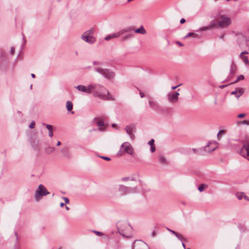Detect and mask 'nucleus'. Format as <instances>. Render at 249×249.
Segmentation results:
<instances>
[{
  "instance_id": "b1692460",
  "label": "nucleus",
  "mask_w": 249,
  "mask_h": 249,
  "mask_svg": "<svg viewBox=\"0 0 249 249\" xmlns=\"http://www.w3.org/2000/svg\"><path fill=\"white\" fill-rule=\"evenodd\" d=\"M208 186L206 184H202L200 186H199L198 188V190L200 191V192H202L204 188L205 187H207Z\"/></svg>"
},
{
  "instance_id": "864d4df0",
  "label": "nucleus",
  "mask_w": 249,
  "mask_h": 249,
  "mask_svg": "<svg viewBox=\"0 0 249 249\" xmlns=\"http://www.w3.org/2000/svg\"><path fill=\"white\" fill-rule=\"evenodd\" d=\"M177 43L180 46H182L183 45L181 42L178 41L177 42Z\"/></svg>"
},
{
  "instance_id": "e2e57ef3",
  "label": "nucleus",
  "mask_w": 249,
  "mask_h": 249,
  "mask_svg": "<svg viewBox=\"0 0 249 249\" xmlns=\"http://www.w3.org/2000/svg\"><path fill=\"white\" fill-rule=\"evenodd\" d=\"M116 124H112V127H116Z\"/></svg>"
},
{
  "instance_id": "09e8293b",
  "label": "nucleus",
  "mask_w": 249,
  "mask_h": 249,
  "mask_svg": "<svg viewBox=\"0 0 249 249\" xmlns=\"http://www.w3.org/2000/svg\"><path fill=\"white\" fill-rule=\"evenodd\" d=\"M192 151L194 153H196V152L198 151V149H197L193 148V149H192Z\"/></svg>"
},
{
  "instance_id": "774afa93",
  "label": "nucleus",
  "mask_w": 249,
  "mask_h": 249,
  "mask_svg": "<svg viewBox=\"0 0 249 249\" xmlns=\"http://www.w3.org/2000/svg\"><path fill=\"white\" fill-rule=\"evenodd\" d=\"M99 129L100 131H104V129L103 128H99Z\"/></svg>"
},
{
  "instance_id": "6ab92c4d",
  "label": "nucleus",
  "mask_w": 249,
  "mask_h": 249,
  "mask_svg": "<svg viewBox=\"0 0 249 249\" xmlns=\"http://www.w3.org/2000/svg\"><path fill=\"white\" fill-rule=\"evenodd\" d=\"M236 71V66L233 63H232L231 66L230 73L233 75L235 73Z\"/></svg>"
},
{
  "instance_id": "7c9ffc66",
  "label": "nucleus",
  "mask_w": 249,
  "mask_h": 249,
  "mask_svg": "<svg viewBox=\"0 0 249 249\" xmlns=\"http://www.w3.org/2000/svg\"><path fill=\"white\" fill-rule=\"evenodd\" d=\"M179 240L183 241H184V239L182 236L181 234L178 233L177 232L175 235Z\"/></svg>"
},
{
  "instance_id": "473e14b6",
  "label": "nucleus",
  "mask_w": 249,
  "mask_h": 249,
  "mask_svg": "<svg viewBox=\"0 0 249 249\" xmlns=\"http://www.w3.org/2000/svg\"><path fill=\"white\" fill-rule=\"evenodd\" d=\"M43 125H45L46 128L49 130H53L52 126L51 124H43Z\"/></svg>"
},
{
  "instance_id": "c756f323",
  "label": "nucleus",
  "mask_w": 249,
  "mask_h": 249,
  "mask_svg": "<svg viewBox=\"0 0 249 249\" xmlns=\"http://www.w3.org/2000/svg\"><path fill=\"white\" fill-rule=\"evenodd\" d=\"M210 30V27H208V26H204V27H200L198 31H206V30Z\"/></svg>"
},
{
  "instance_id": "49530a36",
  "label": "nucleus",
  "mask_w": 249,
  "mask_h": 249,
  "mask_svg": "<svg viewBox=\"0 0 249 249\" xmlns=\"http://www.w3.org/2000/svg\"><path fill=\"white\" fill-rule=\"evenodd\" d=\"M140 95L141 98H143L144 97V94L141 91H140Z\"/></svg>"
},
{
  "instance_id": "8fccbe9b",
  "label": "nucleus",
  "mask_w": 249,
  "mask_h": 249,
  "mask_svg": "<svg viewBox=\"0 0 249 249\" xmlns=\"http://www.w3.org/2000/svg\"><path fill=\"white\" fill-rule=\"evenodd\" d=\"M156 234V233L155 231H153L151 233L152 236L153 237L155 236Z\"/></svg>"
},
{
  "instance_id": "7ed1b4c3",
  "label": "nucleus",
  "mask_w": 249,
  "mask_h": 249,
  "mask_svg": "<svg viewBox=\"0 0 249 249\" xmlns=\"http://www.w3.org/2000/svg\"><path fill=\"white\" fill-rule=\"evenodd\" d=\"M117 228L118 232L123 236L128 237V236L125 234L131 230V227L128 223L124 222H120L117 224Z\"/></svg>"
},
{
  "instance_id": "e433bc0d",
  "label": "nucleus",
  "mask_w": 249,
  "mask_h": 249,
  "mask_svg": "<svg viewBox=\"0 0 249 249\" xmlns=\"http://www.w3.org/2000/svg\"><path fill=\"white\" fill-rule=\"evenodd\" d=\"M156 150V147L155 146V145H152L151 146V147H150V151H151V152L153 153L154 152H155Z\"/></svg>"
},
{
  "instance_id": "cd10ccee",
  "label": "nucleus",
  "mask_w": 249,
  "mask_h": 249,
  "mask_svg": "<svg viewBox=\"0 0 249 249\" xmlns=\"http://www.w3.org/2000/svg\"><path fill=\"white\" fill-rule=\"evenodd\" d=\"M244 79V76L243 75H240L238 76L237 78V79L233 82V83H235L240 80H242Z\"/></svg>"
},
{
  "instance_id": "2f4dec72",
  "label": "nucleus",
  "mask_w": 249,
  "mask_h": 249,
  "mask_svg": "<svg viewBox=\"0 0 249 249\" xmlns=\"http://www.w3.org/2000/svg\"><path fill=\"white\" fill-rule=\"evenodd\" d=\"M92 232H93V233H94L98 236H103L104 235L102 232L98 231L92 230Z\"/></svg>"
},
{
  "instance_id": "4d7b16f0",
  "label": "nucleus",
  "mask_w": 249,
  "mask_h": 249,
  "mask_svg": "<svg viewBox=\"0 0 249 249\" xmlns=\"http://www.w3.org/2000/svg\"><path fill=\"white\" fill-rule=\"evenodd\" d=\"M15 236H16V241H17L18 240V234H17V232H15Z\"/></svg>"
},
{
  "instance_id": "3c124183",
  "label": "nucleus",
  "mask_w": 249,
  "mask_h": 249,
  "mask_svg": "<svg viewBox=\"0 0 249 249\" xmlns=\"http://www.w3.org/2000/svg\"><path fill=\"white\" fill-rule=\"evenodd\" d=\"M228 85H220L219 86V88L221 89L224 88L225 87H227Z\"/></svg>"
},
{
  "instance_id": "393cba45",
  "label": "nucleus",
  "mask_w": 249,
  "mask_h": 249,
  "mask_svg": "<svg viewBox=\"0 0 249 249\" xmlns=\"http://www.w3.org/2000/svg\"><path fill=\"white\" fill-rule=\"evenodd\" d=\"M244 193H237L236 194V196L238 198V199L239 200L242 199L244 197Z\"/></svg>"
},
{
  "instance_id": "9b49d317",
  "label": "nucleus",
  "mask_w": 249,
  "mask_h": 249,
  "mask_svg": "<svg viewBox=\"0 0 249 249\" xmlns=\"http://www.w3.org/2000/svg\"><path fill=\"white\" fill-rule=\"evenodd\" d=\"M87 34H83L81 36V38L84 41L90 43L92 44L95 41V38L93 36L87 35Z\"/></svg>"
},
{
  "instance_id": "c03bdc74",
  "label": "nucleus",
  "mask_w": 249,
  "mask_h": 249,
  "mask_svg": "<svg viewBox=\"0 0 249 249\" xmlns=\"http://www.w3.org/2000/svg\"><path fill=\"white\" fill-rule=\"evenodd\" d=\"M10 52H11V54L13 55L14 54V52H15V48H14V47H12L11 48Z\"/></svg>"
},
{
  "instance_id": "69168bd1",
  "label": "nucleus",
  "mask_w": 249,
  "mask_h": 249,
  "mask_svg": "<svg viewBox=\"0 0 249 249\" xmlns=\"http://www.w3.org/2000/svg\"><path fill=\"white\" fill-rule=\"evenodd\" d=\"M65 208H66V209L67 211H68V210H70L69 207H68V206H66Z\"/></svg>"
},
{
  "instance_id": "f8f14e48",
  "label": "nucleus",
  "mask_w": 249,
  "mask_h": 249,
  "mask_svg": "<svg viewBox=\"0 0 249 249\" xmlns=\"http://www.w3.org/2000/svg\"><path fill=\"white\" fill-rule=\"evenodd\" d=\"M217 143L213 142H209L205 147L204 150L208 152H211L214 151L217 148Z\"/></svg>"
},
{
  "instance_id": "338daca9",
  "label": "nucleus",
  "mask_w": 249,
  "mask_h": 249,
  "mask_svg": "<svg viewBox=\"0 0 249 249\" xmlns=\"http://www.w3.org/2000/svg\"><path fill=\"white\" fill-rule=\"evenodd\" d=\"M98 64V63H97V62H95H95H93V64H94V65H96V64Z\"/></svg>"
},
{
  "instance_id": "a18cd8bd",
  "label": "nucleus",
  "mask_w": 249,
  "mask_h": 249,
  "mask_svg": "<svg viewBox=\"0 0 249 249\" xmlns=\"http://www.w3.org/2000/svg\"><path fill=\"white\" fill-rule=\"evenodd\" d=\"M181 85V84H179L176 86H174V87H172V90H174L175 89H176L178 87H179Z\"/></svg>"
},
{
  "instance_id": "37998d69",
  "label": "nucleus",
  "mask_w": 249,
  "mask_h": 249,
  "mask_svg": "<svg viewBox=\"0 0 249 249\" xmlns=\"http://www.w3.org/2000/svg\"><path fill=\"white\" fill-rule=\"evenodd\" d=\"M245 116H246L245 114L241 113L238 115V117L240 118H243V117H245Z\"/></svg>"
},
{
  "instance_id": "ddd939ff",
  "label": "nucleus",
  "mask_w": 249,
  "mask_h": 249,
  "mask_svg": "<svg viewBox=\"0 0 249 249\" xmlns=\"http://www.w3.org/2000/svg\"><path fill=\"white\" fill-rule=\"evenodd\" d=\"M245 92V90L242 88H236L234 91L231 92V94L234 95L235 96L238 98Z\"/></svg>"
},
{
  "instance_id": "a211bd4d",
  "label": "nucleus",
  "mask_w": 249,
  "mask_h": 249,
  "mask_svg": "<svg viewBox=\"0 0 249 249\" xmlns=\"http://www.w3.org/2000/svg\"><path fill=\"white\" fill-rule=\"evenodd\" d=\"M66 107L68 111H70L72 109L73 104L70 101H68L66 102Z\"/></svg>"
},
{
  "instance_id": "20e7f679",
  "label": "nucleus",
  "mask_w": 249,
  "mask_h": 249,
  "mask_svg": "<svg viewBox=\"0 0 249 249\" xmlns=\"http://www.w3.org/2000/svg\"><path fill=\"white\" fill-rule=\"evenodd\" d=\"M134 30V28L132 27H128L126 28H124L123 29L121 30L118 32L115 33L111 35H109L105 37V39L106 40H109L112 38H117L119 37L122 35L126 33H130Z\"/></svg>"
},
{
  "instance_id": "052dcab7",
  "label": "nucleus",
  "mask_w": 249,
  "mask_h": 249,
  "mask_svg": "<svg viewBox=\"0 0 249 249\" xmlns=\"http://www.w3.org/2000/svg\"><path fill=\"white\" fill-rule=\"evenodd\" d=\"M12 249H17V244H16V245L14 246V248H12Z\"/></svg>"
},
{
  "instance_id": "6e6552de",
  "label": "nucleus",
  "mask_w": 249,
  "mask_h": 249,
  "mask_svg": "<svg viewBox=\"0 0 249 249\" xmlns=\"http://www.w3.org/2000/svg\"><path fill=\"white\" fill-rule=\"evenodd\" d=\"M137 189V187L131 188L123 185H120L119 187V191L122 195H125L131 192H136Z\"/></svg>"
},
{
  "instance_id": "680f3d73",
  "label": "nucleus",
  "mask_w": 249,
  "mask_h": 249,
  "mask_svg": "<svg viewBox=\"0 0 249 249\" xmlns=\"http://www.w3.org/2000/svg\"><path fill=\"white\" fill-rule=\"evenodd\" d=\"M144 246L146 248V249H149L148 247H147V245L145 243H144Z\"/></svg>"
},
{
  "instance_id": "79ce46f5",
  "label": "nucleus",
  "mask_w": 249,
  "mask_h": 249,
  "mask_svg": "<svg viewBox=\"0 0 249 249\" xmlns=\"http://www.w3.org/2000/svg\"><path fill=\"white\" fill-rule=\"evenodd\" d=\"M49 136L50 137H52L53 136V130L49 131Z\"/></svg>"
},
{
  "instance_id": "603ef678",
  "label": "nucleus",
  "mask_w": 249,
  "mask_h": 249,
  "mask_svg": "<svg viewBox=\"0 0 249 249\" xmlns=\"http://www.w3.org/2000/svg\"><path fill=\"white\" fill-rule=\"evenodd\" d=\"M128 178H128L126 177V178H122V180H123V181H125L128 180Z\"/></svg>"
},
{
  "instance_id": "6e6d98bb",
  "label": "nucleus",
  "mask_w": 249,
  "mask_h": 249,
  "mask_svg": "<svg viewBox=\"0 0 249 249\" xmlns=\"http://www.w3.org/2000/svg\"><path fill=\"white\" fill-rule=\"evenodd\" d=\"M56 145L59 146L61 145V142L60 141L57 142Z\"/></svg>"
},
{
  "instance_id": "58836bf2",
  "label": "nucleus",
  "mask_w": 249,
  "mask_h": 249,
  "mask_svg": "<svg viewBox=\"0 0 249 249\" xmlns=\"http://www.w3.org/2000/svg\"><path fill=\"white\" fill-rule=\"evenodd\" d=\"M241 124H247V125H249V120H244L243 121V122H242L241 123H240Z\"/></svg>"
},
{
  "instance_id": "13d9d810",
  "label": "nucleus",
  "mask_w": 249,
  "mask_h": 249,
  "mask_svg": "<svg viewBox=\"0 0 249 249\" xmlns=\"http://www.w3.org/2000/svg\"><path fill=\"white\" fill-rule=\"evenodd\" d=\"M31 75L32 78H35L36 77L35 74H34V73H32Z\"/></svg>"
},
{
  "instance_id": "a19ab883",
  "label": "nucleus",
  "mask_w": 249,
  "mask_h": 249,
  "mask_svg": "<svg viewBox=\"0 0 249 249\" xmlns=\"http://www.w3.org/2000/svg\"><path fill=\"white\" fill-rule=\"evenodd\" d=\"M166 229L169 231L170 232H171V233H172L173 234H174V235H175V234L177 233L176 231L172 230H170V229H169L168 228H167Z\"/></svg>"
},
{
  "instance_id": "9d476101",
  "label": "nucleus",
  "mask_w": 249,
  "mask_h": 249,
  "mask_svg": "<svg viewBox=\"0 0 249 249\" xmlns=\"http://www.w3.org/2000/svg\"><path fill=\"white\" fill-rule=\"evenodd\" d=\"M179 93L178 92H171L169 93L167 95V99L171 103H175L178 102Z\"/></svg>"
},
{
  "instance_id": "423d86ee",
  "label": "nucleus",
  "mask_w": 249,
  "mask_h": 249,
  "mask_svg": "<svg viewBox=\"0 0 249 249\" xmlns=\"http://www.w3.org/2000/svg\"><path fill=\"white\" fill-rule=\"evenodd\" d=\"M49 194L50 193L47 189L43 185L40 184L36 192L35 197L36 200L38 201L41 199L42 196H46Z\"/></svg>"
},
{
  "instance_id": "f3484780",
  "label": "nucleus",
  "mask_w": 249,
  "mask_h": 249,
  "mask_svg": "<svg viewBox=\"0 0 249 249\" xmlns=\"http://www.w3.org/2000/svg\"><path fill=\"white\" fill-rule=\"evenodd\" d=\"M134 32L136 33L142 35H145L146 33V30L142 26H141L139 28L135 30Z\"/></svg>"
},
{
  "instance_id": "dca6fc26",
  "label": "nucleus",
  "mask_w": 249,
  "mask_h": 249,
  "mask_svg": "<svg viewBox=\"0 0 249 249\" xmlns=\"http://www.w3.org/2000/svg\"><path fill=\"white\" fill-rule=\"evenodd\" d=\"M149 105L151 108L154 110H157L159 108L158 103L151 99L149 100Z\"/></svg>"
},
{
  "instance_id": "5701e85b",
  "label": "nucleus",
  "mask_w": 249,
  "mask_h": 249,
  "mask_svg": "<svg viewBox=\"0 0 249 249\" xmlns=\"http://www.w3.org/2000/svg\"><path fill=\"white\" fill-rule=\"evenodd\" d=\"M94 33V30L93 28L90 29L89 30L87 31L84 32L83 34H87V35L92 36Z\"/></svg>"
},
{
  "instance_id": "f257e3e1",
  "label": "nucleus",
  "mask_w": 249,
  "mask_h": 249,
  "mask_svg": "<svg viewBox=\"0 0 249 249\" xmlns=\"http://www.w3.org/2000/svg\"><path fill=\"white\" fill-rule=\"evenodd\" d=\"M75 88L79 91L86 92L88 94L90 93L91 91H93L94 96L98 97L103 100L110 99L111 98L108 91L103 86L100 85L91 84L88 85L87 87L80 85L75 87Z\"/></svg>"
},
{
  "instance_id": "5fc2aeb1",
  "label": "nucleus",
  "mask_w": 249,
  "mask_h": 249,
  "mask_svg": "<svg viewBox=\"0 0 249 249\" xmlns=\"http://www.w3.org/2000/svg\"><path fill=\"white\" fill-rule=\"evenodd\" d=\"M244 198L246 199V200H249V199H248V197L246 196L245 194H244Z\"/></svg>"
},
{
  "instance_id": "ea45409f",
  "label": "nucleus",
  "mask_w": 249,
  "mask_h": 249,
  "mask_svg": "<svg viewBox=\"0 0 249 249\" xmlns=\"http://www.w3.org/2000/svg\"><path fill=\"white\" fill-rule=\"evenodd\" d=\"M63 198L64 200L65 203H69V199H68V198L66 197H63Z\"/></svg>"
},
{
  "instance_id": "39448f33",
  "label": "nucleus",
  "mask_w": 249,
  "mask_h": 249,
  "mask_svg": "<svg viewBox=\"0 0 249 249\" xmlns=\"http://www.w3.org/2000/svg\"><path fill=\"white\" fill-rule=\"evenodd\" d=\"M218 19V26L221 28L227 27L231 23L230 18L224 15H220Z\"/></svg>"
},
{
  "instance_id": "4468645a",
  "label": "nucleus",
  "mask_w": 249,
  "mask_h": 249,
  "mask_svg": "<svg viewBox=\"0 0 249 249\" xmlns=\"http://www.w3.org/2000/svg\"><path fill=\"white\" fill-rule=\"evenodd\" d=\"M135 129V126L133 124H130L129 125H126L125 127V130L126 131V133L129 135L131 139H133L134 136L133 134V131Z\"/></svg>"
},
{
  "instance_id": "f704fd0d",
  "label": "nucleus",
  "mask_w": 249,
  "mask_h": 249,
  "mask_svg": "<svg viewBox=\"0 0 249 249\" xmlns=\"http://www.w3.org/2000/svg\"><path fill=\"white\" fill-rule=\"evenodd\" d=\"M100 157L102 159H104L106 160H107V161H109L111 160L110 158H109V157H105V156H100Z\"/></svg>"
},
{
  "instance_id": "de8ad7c7",
  "label": "nucleus",
  "mask_w": 249,
  "mask_h": 249,
  "mask_svg": "<svg viewBox=\"0 0 249 249\" xmlns=\"http://www.w3.org/2000/svg\"><path fill=\"white\" fill-rule=\"evenodd\" d=\"M186 21L185 19L184 18H181L180 20V22L181 24H183L185 23Z\"/></svg>"
},
{
  "instance_id": "f03ea898",
  "label": "nucleus",
  "mask_w": 249,
  "mask_h": 249,
  "mask_svg": "<svg viewBox=\"0 0 249 249\" xmlns=\"http://www.w3.org/2000/svg\"><path fill=\"white\" fill-rule=\"evenodd\" d=\"M125 154L133 156L134 154V149L132 145L128 142H124L120 147V150L117 154V156L121 157Z\"/></svg>"
},
{
  "instance_id": "72a5a7b5",
  "label": "nucleus",
  "mask_w": 249,
  "mask_h": 249,
  "mask_svg": "<svg viewBox=\"0 0 249 249\" xmlns=\"http://www.w3.org/2000/svg\"><path fill=\"white\" fill-rule=\"evenodd\" d=\"M225 131L223 130H220L217 134V137L219 138V136L225 134Z\"/></svg>"
},
{
  "instance_id": "4c0bfd02",
  "label": "nucleus",
  "mask_w": 249,
  "mask_h": 249,
  "mask_svg": "<svg viewBox=\"0 0 249 249\" xmlns=\"http://www.w3.org/2000/svg\"><path fill=\"white\" fill-rule=\"evenodd\" d=\"M154 139H151V140H150L148 142V144L150 145V146H152V145H154Z\"/></svg>"
},
{
  "instance_id": "412c9836",
  "label": "nucleus",
  "mask_w": 249,
  "mask_h": 249,
  "mask_svg": "<svg viewBox=\"0 0 249 249\" xmlns=\"http://www.w3.org/2000/svg\"><path fill=\"white\" fill-rule=\"evenodd\" d=\"M160 161L161 164H166L167 161L166 160L165 158L163 156H160L159 157Z\"/></svg>"
},
{
  "instance_id": "0e129e2a",
  "label": "nucleus",
  "mask_w": 249,
  "mask_h": 249,
  "mask_svg": "<svg viewBox=\"0 0 249 249\" xmlns=\"http://www.w3.org/2000/svg\"><path fill=\"white\" fill-rule=\"evenodd\" d=\"M182 245L183 246V247L185 249V245L184 243H182Z\"/></svg>"
},
{
  "instance_id": "4be33fe9",
  "label": "nucleus",
  "mask_w": 249,
  "mask_h": 249,
  "mask_svg": "<svg viewBox=\"0 0 249 249\" xmlns=\"http://www.w3.org/2000/svg\"><path fill=\"white\" fill-rule=\"evenodd\" d=\"M191 36H193L194 37H197L198 35L194 33H189L186 36H185L184 38H187Z\"/></svg>"
},
{
  "instance_id": "c9c22d12",
  "label": "nucleus",
  "mask_w": 249,
  "mask_h": 249,
  "mask_svg": "<svg viewBox=\"0 0 249 249\" xmlns=\"http://www.w3.org/2000/svg\"><path fill=\"white\" fill-rule=\"evenodd\" d=\"M35 122H34V121H32V122L31 123V124H30V125H29V127H30V128H34V127H35Z\"/></svg>"
},
{
  "instance_id": "a878e982",
  "label": "nucleus",
  "mask_w": 249,
  "mask_h": 249,
  "mask_svg": "<svg viewBox=\"0 0 249 249\" xmlns=\"http://www.w3.org/2000/svg\"><path fill=\"white\" fill-rule=\"evenodd\" d=\"M133 36V34H129L128 35H126V36H124V37H123L122 39H123V41L126 40L128 38H131V37H132Z\"/></svg>"
},
{
  "instance_id": "1a4fd4ad",
  "label": "nucleus",
  "mask_w": 249,
  "mask_h": 249,
  "mask_svg": "<svg viewBox=\"0 0 249 249\" xmlns=\"http://www.w3.org/2000/svg\"><path fill=\"white\" fill-rule=\"evenodd\" d=\"M96 71L102 75H103L107 79H110L114 77V73L110 71L108 69H102L101 68H98L96 69Z\"/></svg>"
},
{
  "instance_id": "aec40b11",
  "label": "nucleus",
  "mask_w": 249,
  "mask_h": 249,
  "mask_svg": "<svg viewBox=\"0 0 249 249\" xmlns=\"http://www.w3.org/2000/svg\"><path fill=\"white\" fill-rule=\"evenodd\" d=\"M218 25V22H216L214 21H211L209 25H208V27H210V29L215 28Z\"/></svg>"
},
{
  "instance_id": "0eeeda50",
  "label": "nucleus",
  "mask_w": 249,
  "mask_h": 249,
  "mask_svg": "<svg viewBox=\"0 0 249 249\" xmlns=\"http://www.w3.org/2000/svg\"><path fill=\"white\" fill-rule=\"evenodd\" d=\"M239 153L244 158L249 161V142L243 144Z\"/></svg>"
},
{
  "instance_id": "bb28decb",
  "label": "nucleus",
  "mask_w": 249,
  "mask_h": 249,
  "mask_svg": "<svg viewBox=\"0 0 249 249\" xmlns=\"http://www.w3.org/2000/svg\"><path fill=\"white\" fill-rule=\"evenodd\" d=\"M54 151V149L53 147H48L46 149V152L48 154H50L51 153H53Z\"/></svg>"
},
{
  "instance_id": "c85d7f7f",
  "label": "nucleus",
  "mask_w": 249,
  "mask_h": 249,
  "mask_svg": "<svg viewBox=\"0 0 249 249\" xmlns=\"http://www.w3.org/2000/svg\"><path fill=\"white\" fill-rule=\"evenodd\" d=\"M96 124H97V125L99 127H100L101 126H103L105 125V124H104L103 121H102V120L98 121L96 123Z\"/></svg>"
},
{
  "instance_id": "2eb2a0df",
  "label": "nucleus",
  "mask_w": 249,
  "mask_h": 249,
  "mask_svg": "<svg viewBox=\"0 0 249 249\" xmlns=\"http://www.w3.org/2000/svg\"><path fill=\"white\" fill-rule=\"evenodd\" d=\"M248 52L247 51H244V52H242L240 54V55H239L241 59L243 60V61L246 65L249 64V61L248 57L246 55H244V54H248Z\"/></svg>"
},
{
  "instance_id": "bf43d9fd",
  "label": "nucleus",
  "mask_w": 249,
  "mask_h": 249,
  "mask_svg": "<svg viewBox=\"0 0 249 249\" xmlns=\"http://www.w3.org/2000/svg\"><path fill=\"white\" fill-rule=\"evenodd\" d=\"M60 206H61V207H63L64 206V203H63V202H62V203H60Z\"/></svg>"
}]
</instances>
